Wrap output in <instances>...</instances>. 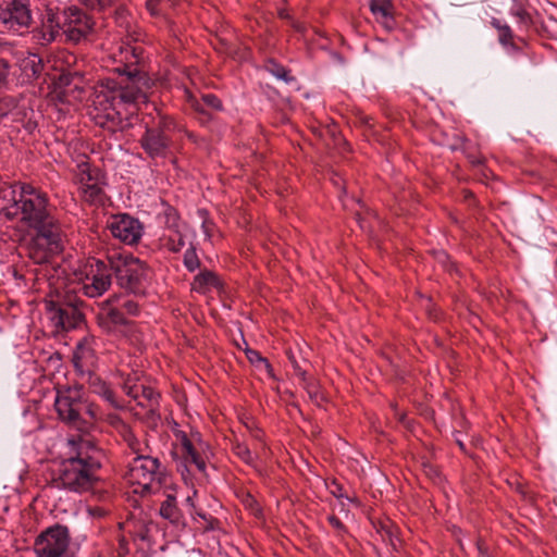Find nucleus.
Segmentation results:
<instances>
[{"label": "nucleus", "mask_w": 557, "mask_h": 557, "mask_svg": "<svg viewBox=\"0 0 557 557\" xmlns=\"http://www.w3.org/2000/svg\"><path fill=\"white\" fill-rule=\"evenodd\" d=\"M53 210L48 196L29 184L0 189V212L33 230L26 250L36 264L50 262L65 247L66 234Z\"/></svg>", "instance_id": "1"}, {"label": "nucleus", "mask_w": 557, "mask_h": 557, "mask_svg": "<svg viewBox=\"0 0 557 557\" xmlns=\"http://www.w3.org/2000/svg\"><path fill=\"white\" fill-rule=\"evenodd\" d=\"M67 445L70 456L61 463L55 481L70 491L85 492L97 480L100 468V462L95 457L96 447L84 435L69 438Z\"/></svg>", "instance_id": "2"}, {"label": "nucleus", "mask_w": 557, "mask_h": 557, "mask_svg": "<svg viewBox=\"0 0 557 557\" xmlns=\"http://www.w3.org/2000/svg\"><path fill=\"white\" fill-rule=\"evenodd\" d=\"M54 408L59 419L70 428L85 433L101 418L98 406L84 397L83 386L61 385L55 389Z\"/></svg>", "instance_id": "3"}, {"label": "nucleus", "mask_w": 557, "mask_h": 557, "mask_svg": "<svg viewBox=\"0 0 557 557\" xmlns=\"http://www.w3.org/2000/svg\"><path fill=\"white\" fill-rule=\"evenodd\" d=\"M136 456L129 461L125 480L133 487V493L148 495L160 490L164 470L157 457L150 456V447L139 440L127 446Z\"/></svg>", "instance_id": "4"}, {"label": "nucleus", "mask_w": 557, "mask_h": 557, "mask_svg": "<svg viewBox=\"0 0 557 557\" xmlns=\"http://www.w3.org/2000/svg\"><path fill=\"white\" fill-rule=\"evenodd\" d=\"M181 456L184 469H180L183 479L187 483L186 473H193L195 470L206 474L207 461L210 458L209 445L203 442L199 433H193L190 437L186 434L180 436Z\"/></svg>", "instance_id": "5"}, {"label": "nucleus", "mask_w": 557, "mask_h": 557, "mask_svg": "<svg viewBox=\"0 0 557 557\" xmlns=\"http://www.w3.org/2000/svg\"><path fill=\"white\" fill-rule=\"evenodd\" d=\"M70 541L67 527L54 524L36 537L34 552L37 557H74L67 554Z\"/></svg>", "instance_id": "6"}, {"label": "nucleus", "mask_w": 557, "mask_h": 557, "mask_svg": "<svg viewBox=\"0 0 557 557\" xmlns=\"http://www.w3.org/2000/svg\"><path fill=\"white\" fill-rule=\"evenodd\" d=\"M112 276V260L107 263L102 260L94 259L85 269L84 276L81 278L79 289L87 297H100L110 288Z\"/></svg>", "instance_id": "7"}, {"label": "nucleus", "mask_w": 557, "mask_h": 557, "mask_svg": "<svg viewBox=\"0 0 557 557\" xmlns=\"http://www.w3.org/2000/svg\"><path fill=\"white\" fill-rule=\"evenodd\" d=\"M116 70L126 76L127 83L117 89H113L111 95H102L106 100H111L110 107H112V110L120 113L119 107L122 104L145 103L146 95L139 87V82L143 77L138 75V70L132 69L128 65H124L123 69L117 67Z\"/></svg>", "instance_id": "8"}, {"label": "nucleus", "mask_w": 557, "mask_h": 557, "mask_svg": "<svg viewBox=\"0 0 557 557\" xmlns=\"http://www.w3.org/2000/svg\"><path fill=\"white\" fill-rule=\"evenodd\" d=\"M113 274L117 284L129 292L140 293L148 280V268L144 262L134 257H125L116 261L112 260Z\"/></svg>", "instance_id": "9"}, {"label": "nucleus", "mask_w": 557, "mask_h": 557, "mask_svg": "<svg viewBox=\"0 0 557 557\" xmlns=\"http://www.w3.org/2000/svg\"><path fill=\"white\" fill-rule=\"evenodd\" d=\"M171 120L160 116L158 123L147 126L140 138L141 148L150 158H165L171 148Z\"/></svg>", "instance_id": "10"}, {"label": "nucleus", "mask_w": 557, "mask_h": 557, "mask_svg": "<svg viewBox=\"0 0 557 557\" xmlns=\"http://www.w3.org/2000/svg\"><path fill=\"white\" fill-rule=\"evenodd\" d=\"M32 23L28 0H0V25L7 30L18 32Z\"/></svg>", "instance_id": "11"}, {"label": "nucleus", "mask_w": 557, "mask_h": 557, "mask_svg": "<svg viewBox=\"0 0 557 557\" xmlns=\"http://www.w3.org/2000/svg\"><path fill=\"white\" fill-rule=\"evenodd\" d=\"M46 306L48 318L55 327V332L75 329L83 321L77 301L69 299L65 304H59L50 300Z\"/></svg>", "instance_id": "12"}, {"label": "nucleus", "mask_w": 557, "mask_h": 557, "mask_svg": "<svg viewBox=\"0 0 557 557\" xmlns=\"http://www.w3.org/2000/svg\"><path fill=\"white\" fill-rule=\"evenodd\" d=\"M63 34L67 40L79 42L94 27L92 20L77 8L62 11Z\"/></svg>", "instance_id": "13"}, {"label": "nucleus", "mask_w": 557, "mask_h": 557, "mask_svg": "<svg viewBox=\"0 0 557 557\" xmlns=\"http://www.w3.org/2000/svg\"><path fill=\"white\" fill-rule=\"evenodd\" d=\"M76 184L82 198L89 203H101L103 191L99 185V173L86 162L77 165Z\"/></svg>", "instance_id": "14"}, {"label": "nucleus", "mask_w": 557, "mask_h": 557, "mask_svg": "<svg viewBox=\"0 0 557 557\" xmlns=\"http://www.w3.org/2000/svg\"><path fill=\"white\" fill-rule=\"evenodd\" d=\"M108 228L113 237L128 245L136 244L143 235L140 222L128 214L112 216L108 223Z\"/></svg>", "instance_id": "15"}, {"label": "nucleus", "mask_w": 557, "mask_h": 557, "mask_svg": "<svg viewBox=\"0 0 557 557\" xmlns=\"http://www.w3.org/2000/svg\"><path fill=\"white\" fill-rule=\"evenodd\" d=\"M63 35L62 12L47 9L42 14L39 26L34 29V38L41 46H46Z\"/></svg>", "instance_id": "16"}, {"label": "nucleus", "mask_w": 557, "mask_h": 557, "mask_svg": "<svg viewBox=\"0 0 557 557\" xmlns=\"http://www.w3.org/2000/svg\"><path fill=\"white\" fill-rule=\"evenodd\" d=\"M96 356L94 348V338L84 337L81 339L73 352V363L77 372L82 375L89 373L95 364Z\"/></svg>", "instance_id": "17"}, {"label": "nucleus", "mask_w": 557, "mask_h": 557, "mask_svg": "<svg viewBox=\"0 0 557 557\" xmlns=\"http://www.w3.org/2000/svg\"><path fill=\"white\" fill-rule=\"evenodd\" d=\"M85 375H87V384L91 393L102 397L113 408L123 407L113 391L98 375L91 373V371L89 373H85Z\"/></svg>", "instance_id": "18"}, {"label": "nucleus", "mask_w": 557, "mask_h": 557, "mask_svg": "<svg viewBox=\"0 0 557 557\" xmlns=\"http://www.w3.org/2000/svg\"><path fill=\"white\" fill-rule=\"evenodd\" d=\"M98 324L107 332L126 323L123 312L104 302L97 315Z\"/></svg>", "instance_id": "19"}, {"label": "nucleus", "mask_w": 557, "mask_h": 557, "mask_svg": "<svg viewBox=\"0 0 557 557\" xmlns=\"http://www.w3.org/2000/svg\"><path fill=\"white\" fill-rule=\"evenodd\" d=\"M370 10L386 28L393 27L394 4L392 0H371Z\"/></svg>", "instance_id": "20"}, {"label": "nucleus", "mask_w": 557, "mask_h": 557, "mask_svg": "<svg viewBox=\"0 0 557 557\" xmlns=\"http://www.w3.org/2000/svg\"><path fill=\"white\" fill-rule=\"evenodd\" d=\"M159 511L161 517L169 520L171 523H182L183 515L177 507L176 498L174 495H166V498L161 503Z\"/></svg>", "instance_id": "21"}, {"label": "nucleus", "mask_w": 557, "mask_h": 557, "mask_svg": "<svg viewBox=\"0 0 557 557\" xmlns=\"http://www.w3.org/2000/svg\"><path fill=\"white\" fill-rule=\"evenodd\" d=\"M108 421L120 434L121 438L127 446L136 444L138 438L135 436L131 428L117 414H109Z\"/></svg>", "instance_id": "22"}, {"label": "nucleus", "mask_w": 557, "mask_h": 557, "mask_svg": "<svg viewBox=\"0 0 557 557\" xmlns=\"http://www.w3.org/2000/svg\"><path fill=\"white\" fill-rule=\"evenodd\" d=\"M383 542L387 543L394 550H397L401 544L399 537L396 534L395 528L392 522L386 521L380 524L377 529Z\"/></svg>", "instance_id": "23"}, {"label": "nucleus", "mask_w": 557, "mask_h": 557, "mask_svg": "<svg viewBox=\"0 0 557 557\" xmlns=\"http://www.w3.org/2000/svg\"><path fill=\"white\" fill-rule=\"evenodd\" d=\"M159 394L156 393L151 387L141 385L139 389L138 405L143 407H150L151 409L158 405Z\"/></svg>", "instance_id": "24"}, {"label": "nucleus", "mask_w": 557, "mask_h": 557, "mask_svg": "<svg viewBox=\"0 0 557 557\" xmlns=\"http://www.w3.org/2000/svg\"><path fill=\"white\" fill-rule=\"evenodd\" d=\"M233 451L245 463L256 467L257 457L252 454V451L246 444L235 443L233 445Z\"/></svg>", "instance_id": "25"}, {"label": "nucleus", "mask_w": 557, "mask_h": 557, "mask_svg": "<svg viewBox=\"0 0 557 557\" xmlns=\"http://www.w3.org/2000/svg\"><path fill=\"white\" fill-rule=\"evenodd\" d=\"M218 283L215 275L212 272H202L198 274L193 283L195 290H203L207 287L215 286Z\"/></svg>", "instance_id": "26"}, {"label": "nucleus", "mask_w": 557, "mask_h": 557, "mask_svg": "<svg viewBox=\"0 0 557 557\" xmlns=\"http://www.w3.org/2000/svg\"><path fill=\"white\" fill-rule=\"evenodd\" d=\"M185 245V235L181 231H175L173 234L169 235L165 243L169 250L173 252H178Z\"/></svg>", "instance_id": "27"}, {"label": "nucleus", "mask_w": 557, "mask_h": 557, "mask_svg": "<svg viewBox=\"0 0 557 557\" xmlns=\"http://www.w3.org/2000/svg\"><path fill=\"white\" fill-rule=\"evenodd\" d=\"M128 532L133 533L135 537L140 539L143 541L148 539L149 535V525L146 522H140L138 524L127 522Z\"/></svg>", "instance_id": "28"}, {"label": "nucleus", "mask_w": 557, "mask_h": 557, "mask_svg": "<svg viewBox=\"0 0 557 557\" xmlns=\"http://www.w3.org/2000/svg\"><path fill=\"white\" fill-rule=\"evenodd\" d=\"M184 265L188 271L194 272L199 268L200 261L194 247L188 248L184 253Z\"/></svg>", "instance_id": "29"}, {"label": "nucleus", "mask_w": 557, "mask_h": 557, "mask_svg": "<svg viewBox=\"0 0 557 557\" xmlns=\"http://www.w3.org/2000/svg\"><path fill=\"white\" fill-rule=\"evenodd\" d=\"M141 387V384L134 383L132 379H127L124 382L123 389L124 392L132 398L138 399L139 398V389Z\"/></svg>", "instance_id": "30"}, {"label": "nucleus", "mask_w": 557, "mask_h": 557, "mask_svg": "<svg viewBox=\"0 0 557 557\" xmlns=\"http://www.w3.org/2000/svg\"><path fill=\"white\" fill-rule=\"evenodd\" d=\"M25 71H28V69L32 72V76H38L41 70V61L36 55L30 58L28 61L25 62L24 65Z\"/></svg>", "instance_id": "31"}, {"label": "nucleus", "mask_w": 557, "mask_h": 557, "mask_svg": "<svg viewBox=\"0 0 557 557\" xmlns=\"http://www.w3.org/2000/svg\"><path fill=\"white\" fill-rule=\"evenodd\" d=\"M201 100H202V103L205 107H208V108H211L214 110H220L222 107L220 99L212 94L202 95Z\"/></svg>", "instance_id": "32"}, {"label": "nucleus", "mask_w": 557, "mask_h": 557, "mask_svg": "<svg viewBox=\"0 0 557 557\" xmlns=\"http://www.w3.org/2000/svg\"><path fill=\"white\" fill-rule=\"evenodd\" d=\"M115 0H84L91 9H106L114 3Z\"/></svg>", "instance_id": "33"}, {"label": "nucleus", "mask_w": 557, "mask_h": 557, "mask_svg": "<svg viewBox=\"0 0 557 557\" xmlns=\"http://www.w3.org/2000/svg\"><path fill=\"white\" fill-rule=\"evenodd\" d=\"M512 39V33L508 25L499 27V42L502 45H508Z\"/></svg>", "instance_id": "34"}, {"label": "nucleus", "mask_w": 557, "mask_h": 557, "mask_svg": "<svg viewBox=\"0 0 557 557\" xmlns=\"http://www.w3.org/2000/svg\"><path fill=\"white\" fill-rule=\"evenodd\" d=\"M123 310L129 315H137L139 312V306L136 301L127 299L123 302Z\"/></svg>", "instance_id": "35"}, {"label": "nucleus", "mask_w": 557, "mask_h": 557, "mask_svg": "<svg viewBox=\"0 0 557 557\" xmlns=\"http://www.w3.org/2000/svg\"><path fill=\"white\" fill-rule=\"evenodd\" d=\"M9 75V63L0 59V87L4 85L7 77Z\"/></svg>", "instance_id": "36"}, {"label": "nucleus", "mask_w": 557, "mask_h": 557, "mask_svg": "<svg viewBox=\"0 0 557 557\" xmlns=\"http://www.w3.org/2000/svg\"><path fill=\"white\" fill-rule=\"evenodd\" d=\"M329 488H330L331 494H332V495H334L335 497H337V498H343V497H345V495H344V493H343V488H342V486H341L338 483H336L335 481H333V482L331 483V485L329 486Z\"/></svg>", "instance_id": "37"}, {"label": "nucleus", "mask_w": 557, "mask_h": 557, "mask_svg": "<svg viewBox=\"0 0 557 557\" xmlns=\"http://www.w3.org/2000/svg\"><path fill=\"white\" fill-rule=\"evenodd\" d=\"M513 14L522 22V23H529L531 21L529 13L522 9H517Z\"/></svg>", "instance_id": "38"}, {"label": "nucleus", "mask_w": 557, "mask_h": 557, "mask_svg": "<svg viewBox=\"0 0 557 557\" xmlns=\"http://www.w3.org/2000/svg\"><path fill=\"white\" fill-rule=\"evenodd\" d=\"M327 520L332 528H334L335 530L342 531L344 529L343 522L336 516L332 515L327 518Z\"/></svg>", "instance_id": "39"}, {"label": "nucleus", "mask_w": 557, "mask_h": 557, "mask_svg": "<svg viewBox=\"0 0 557 557\" xmlns=\"http://www.w3.org/2000/svg\"><path fill=\"white\" fill-rule=\"evenodd\" d=\"M249 359L255 362L256 360L263 363L267 368L269 367V363L267 359L262 358L258 352L251 351V355L249 356Z\"/></svg>", "instance_id": "40"}, {"label": "nucleus", "mask_w": 557, "mask_h": 557, "mask_svg": "<svg viewBox=\"0 0 557 557\" xmlns=\"http://www.w3.org/2000/svg\"><path fill=\"white\" fill-rule=\"evenodd\" d=\"M275 76L278 78H282L284 81H287V72L284 67H277V70L274 72Z\"/></svg>", "instance_id": "41"}, {"label": "nucleus", "mask_w": 557, "mask_h": 557, "mask_svg": "<svg viewBox=\"0 0 557 557\" xmlns=\"http://www.w3.org/2000/svg\"><path fill=\"white\" fill-rule=\"evenodd\" d=\"M196 495H197V491H196V490H194L193 495H191V496H190V495H188V496L186 497V504H187L191 509H196V507H195V503H194V496H196Z\"/></svg>", "instance_id": "42"}, {"label": "nucleus", "mask_w": 557, "mask_h": 557, "mask_svg": "<svg viewBox=\"0 0 557 557\" xmlns=\"http://www.w3.org/2000/svg\"><path fill=\"white\" fill-rule=\"evenodd\" d=\"M159 0H148L147 1V7L149 10H151L152 13H154V5L156 3L158 2Z\"/></svg>", "instance_id": "43"}, {"label": "nucleus", "mask_w": 557, "mask_h": 557, "mask_svg": "<svg viewBox=\"0 0 557 557\" xmlns=\"http://www.w3.org/2000/svg\"><path fill=\"white\" fill-rule=\"evenodd\" d=\"M492 24H493V26H494V27H496L498 30H499V27H502V26H503L498 20H493Z\"/></svg>", "instance_id": "44"}, {"label": "nucleus", "mask_w": 557, "mask_h": 557, "mask_svg": "<svg viewBox=\"0 0 557 557\" xmlns=\"http://www.w3.org/2000/svg\"><path fill=\"white\" fill-rule=\"evenodd\" d=\"M195 109H196V110H198V111H200V112H205V108H203V106H202V104H200V103H198V102L195 104Z\"/></svg>", "instance_id": "45"}, {"label": "nucleus", "mask_w": 557, "mask_h": 557, "mask_svg": "<svg viewBox=\"0 0 557 557\" xmlns=\"http://www.w3.org/2000/svg\"><path fill=\"white\" fill-rule=\"evenodd\" d=\"M280 16L281 17H287L288 14L284 10H282V11H280Z\"/></svg>", "instance_id": "46"}, {"label": "nucleus", "mask_w": 557, "mask_h": 557, "mask_svg": "<svg viewBox=\"0 0 557 557\" xmlns=\"http://www.w3.org/2000/svg\"><path fill=\"white\" fill-rule=\"evenodd\" d=\"M132 57L135 59V62H137V57L135 54V49L132 50Z\"/></svg>", "instance_id": "47"}, {"label": "nucleus", "mask_w": 557, "mask_h": 557, "mask_svg": "<svg viewBox=\"0 0 557 557\" xmlns=\"http://www.w3.org/2000/svg\"><path fill=\"white\" fill-rule=\"evenodd\" d=\"M138 75L143 77V79L139 82V84L141 83V85H145V77L138 72Z\"/></svg>", "instance_id": "48"}, {"label": "nucleus", "mask_w": 557, "mask_h": 557, "mask_svg": "<svg viewBox=\"0 0 557 557\" xmlns=\"http://www.w3.org/2000/svg\"><path fill=\"white\" fill-rule=\"evenodd\" d=\"M202 227L205 228L206 233H208L207 224L206 223L202 224Z\"/></svg>", "instance_id": "49"}]
</instances>
